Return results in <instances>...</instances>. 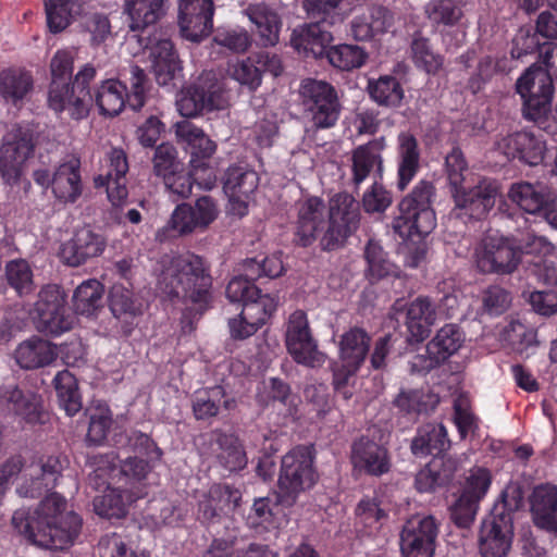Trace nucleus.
<instances>
[{
	"instance_id": "obj_14",
	"label": "nucleus",
	"mask_w": 557,
	"mask_h": 557,
	"mask_svg": "<svg viewBox=\"0 0 557 557\" xmlns=\"http://www.w3.org/2000/svg\"><path fill=\"white\" fill-rule=\"evenodd\" d=\"M34 150L30 132L20 125H13L3 136L0 147V176L4 184L17 185L26 160Z\"/></svg>"
},
{
	"instance_id": "obj_4",
	"label": "nucleus",
	"mask_w": 557,
	"mask_h": 557,
	"mask_svg": "<svg viewBox=\"0 0 557 557\" xmlns=\"http://www.w3.org/2000/svg\"><path fill=\"white\" fill-rule=\"evenodd\" d=\"M157 277L161 294L191 301L200 309L210 301L211 277L201 257L193 252L162 258Z\"/></svg>"
},
{
	"instance_id": "obj_22",
	"label": "nucleus",
	"mask_w": 557,
	"mask_h": 557,
	"mask_svg": "<svg viewBox=\"0 0 557 557\" xmlns=\"http://www.w3.org/2000/svg\"><path fill=\"white\" fill-rule=\"evenodd\" d=\"M213 0H180L178 25L182 36L200 41L213 27Z\"/></svg>"
},
{
	"instance_id": "obj_29",
	"label": "nucleus",
	"mask_w": 557,
	"mask_h": 557,
	"mask_svg": "<svg viewBox=\"0 0 557 557\" xmlns=\"http://www.w3.org/2000/svg\"><path fill=\"white\" fill-rule=\"evenodd\" d=\"M240 498L238 490L226 484H214L199 500L198 518L203 522H214L237 508Z\"/></svg>"
},
{
	"instance_id": "obj_21",
	"label": "nucleus",
	"mask_w": 557,
	"mask_h": 557,
	"mask_svg": "<svg viewBox=\"0 0 557 557\" xmlns=\"http://www.w3.org/2000/svg\"><path fill=\"white\" fill-rule=\"evenodd\" d=\"M277 301L271 295L256 296L243 302L242 312L237 318L230 319L228 327L233 338L245 339L253 335L275 311Z\"/></svg>"
},
{
	"instance_id": "obj_43",
	"label": "nucleus",
	"mask_w": 557,
	"mask_h": 557,
	"mask_svg": "<svg viewBox=\"0 0 557 557\" xmlns=\"http://www.w3.org/2000/svg\"><path fill=\"white\" fill-rule=\"evenodd\" d=\"M165 0H125V12L132 32H143L164 14Z\"/></svg>"
},
{
	"instance_id": "obj_8",
	"label": "nucleus",
	"mask_w": 557,
	"mask_h": 557,
	"mask_svg": "<svg viewBox=\"0 0 557 557\" xmlns=\"http://www.w3.org/2000/svg\"><path fill=\"white\" fill-rule=\"evenodd\" d=\"M520 499L508 491L502 493L491 515L483 521L480 531V552L483 557L507 556L513 535V512Z\"/></svg>"
},
{
	"instance_id": "obj_64",
	"label": "nucleus",
	"mask_w": 557,
	"mask_h": 557,
	"mask_svg": "<svg viewBox=\"0 0 557 557\" xmlns=\"http://www.w3.org/2000/svg\"><path fill=\"white\" fill-rule=\"evenodd\" d=\"M454 422L460 435L465 440L474 435L479 429V419L472 412L467 396L460 395L454 401Z\"/></svg>"
},
{
	"instance_id": "obj_40",
	"label": "nucleus",
	"mask_w": 557,
	"mask_h": 557,
	"mask_svg": "<svg viewBox=\"0 0 557 557\" xmlns=\"http://www.w3.org/2000/svg\"><path fill=\"white\" fill-rule=\"evenodd\" d=\"M420 151L418 141L409 133L398 135L397 148V187L404 190L419 170Z\"/></svg>"
},
{
	"instance_id": "obj_25",
	"label": "nucleus",
	"mask_w": 557,
	"mask_h": 557,
	"mask_svg": "<svg viewBox=\"0 0 557 557\" xmlns=\"http://www.w3.org/2000/svg\"><path fill=\"white\" fill-rule=\"evenodd\" d=\"M496 149L508 159H519L534 166L544 160L546 144L541 134L519 132L498 140Z\"/></svg>"
},
{
	"instance_id": "obj_56",
	"label": "nucleus",
	"mask_w": 557,
	"mask_h": 557,
	"mask_svg": "<svg viewBox=\"0 0 557 557\" xmlns=\"http://www.w3.org/2000/svg\"><path fill=\"white\" fill-rule=\"evenodd\" d=\"M200 233L194 223L190 214L183 203H180L173 210L166 224L157 232V238L164 242L171 238L189 236Z\"/></svg>"
},
{
	"instance_id": "obj_2",
	"label": "nucleus",
	"mask_w": 557,
	"mask_h": 557,
	"mask_svg": "<svg viewBox=\"0 0 557 557\" xmlns=\"http://www.w3.org/2000/svg\"><path fill=\"white\" fill-rule=\"evenodd\" d=\"M295 240L302 247L311 246L320 239L324 250L339 247L357 228L359 206L345 193L331 198L330 207L317 196L306 197L296 203Z\"/></svg>"
},
{
	"instance_id": "obj_62",
	"label": "nucleus",
	"mask_w": 557,
	"mask_h": 557,
	"mask_svg": "<svg viewBox=\"0 0 557 557\" xmlns=\"http://www.w3.org/2000/svg\"><path fill=\"white\" fill-rule=\"evenodd\" d=\"M218 444L221 449L218 458L227 470L236 471L246 466V454L236 436L232 434H222L218 438Z\"/></svg>"
},
{
	"instance_id": "obj_52",
	"label": "nucleus",
	"mask_w": 557,
	"mask_h": 557,
	"mask_svg": "<svg viewBox=\"0 0 557 557\" xmlns=\"http://www.w3.org/2000/svg\"><path fill=\"white\" fill-rule=\"evenodd\" d=\"M30 73L22 69H7L0 73V94L13 103L22 100L33 89Z\"/></svg>"
},
{
	"instance_id": "obj_49",
	"label": "nucleus",
	"mask_w": 557,
	"mask_h": 557,
	"mask_svg": "<svg viewBox=\"0 0 557 557\" xmlns=\"http://www.w3.org/2000/svg\"><path fill=\"white\" fill-rule=\"evenodd\" d=\"M53 385L60 407L70 417L76 414L83 403L75 376L67 370L59 371L53 379Z\"/></svg>"
},
{
	"instance_id": "obj_12",
	"label": "nucleus",
	"mask_w": 557,
	"mask_h": 557,
	"mask_svg": "<svg viewBox=\"0 0 557 557\" xmlns=\"http://www.w3.org/2000/svg\"><path fill=\"white\" fill-rule=\"evenodd\" d=\"M176 109L184 117H195L203 112L222 110L227 101L220 82L210 73L202 74L176 96Z\"/></svg>"
},
{
	"instance_id": "obj_28",
	"label": "nucleus",
	"mask_w": 557,
	"mask_h": 557,
	"mask_svg": "<svg viewBox=\"0 0 557 557\" xmlns=\"http://www.w3.org/2000/svg\"><path fill=\"white\" fill-rule=\"evenodd\" d=\"M393 23L394 16L385 7L369 5L350 21V35L357 41H369L387 33Z\"/></svg>"
},
{
	"instance_id": "obj_61",
	"label": "nucleus",
	"mask_w": 557,
	"mask_h": 557,
	"mask_svg": "<svg viewBox=\"0 0 557 557\" xmlns=\"http://www.w3.org/2000/svg\"><path fill=\"white\" fill-rule=\"evenodd\" d=\"M5 277L20 296L29 295L34 290L33 270L24 259L9 261L5 264Z\"/></svg>"
},
{
	"instance_id": "obj_53",
	"label": "nucleus",
	"mask_w": 557,
	"mask_h": 557,
	"mask_svg": "<svg viewBox=\"0 0 557 557\" xmlns=\"http://www.w3.org/2000/svg\"><path fill=\"white\" fill-rule=\"evenodd\" d=\"M368 90L371 98L380 106L395 108L404 99V88L399 81L392 75H383L369 81Z\"/></svg>"
},
{
	"instance_id": "obj_35",
	"label": "nucleus",
	"mask_w": 557,
	"mask_h": 557,
	"mask_svg": "<svg viewBox=\"0 0 557 557\" xmlns=\"http://www.w3.org/2000/svg\"><path fill=\"white\" fill-rule=\"evenodd\" d=\"M81 161L75 157L64 160L52 174V193L62 202H75L82 194Z\"/></svg>"
},
{
	"instance_id": "obj_60",
	"label": "nucleus",
	"mask_w": 557,
	"mask_h": 557,
	"mask_svg": "<svg viewBox=\"0 0 557 557\" xmlns=\"http://www.w3.org/2000/svg\"><path fill=\"white\" fill-rule=\"evenodd\" d=\"M200 233H203L218 219L220 208L211 196H201L194 203L183 202Z\"/></svg>"
},
{
	"instance_id": "obj_48",
	"label": "nucleus",
	"mask_w": 557,
	"mask_h": 557,
	"mask_svg": "<svg viewBox=\"0 0 557 557\" xmlns=\"http://www.w3.org/2000/svg\"><path fill=\"white\" fill-rule=\"evenodd\" d=\"M109 307L117 320L128 322L141 313L143 304L135 296L133 288L114 284L109 294Z\"/></svg>"
},
{
	"instance_id": "obj_9",
	"label": "nucleus",
	"mask_w": 557,
	"mask_h": 557,
	"mask_svg": "<svg viewBox=\"0 0 557 557\" xmlns=\"http://www.w3.org/2000/svg\"><path fill=\"white\" fill-rule=\"evenodd\" d=\"M131 92L127 96L126 86L117 79L103 81L96 89L92 100L99 113L104 116H115L122 112L126 103L134 110H140L146 102L149 89L148 78L139 66L132 65L128 70Z\"/></svg>"
},
{
	"instance_id": "obj_59",
	"label": "nucleus",
	"mask_w": 557,
	"mask_h": 557,
	"mask_svg": "<svg viewBox=\"0 0 557 557\" xmlns=\"http://www.w3.org/2000/svg\"><path fill=\"white\" fill-rule=\"evenodd\" d=\"M203 557H276V554L263 544L251 543L246 549H239L224 540H214Z\"/></svg>"
},
{
	"instance_id": "obj_16",
	"label": "nucleus",
	"mask_w": 557,
	"mask_h": 557,
	"mask_svg": "<svg viewBox=\"0 0 557 557\" xmlns=\"http://www.w3.org/2000/svg\"><path fill=\"white\" fill-rule=\"evenodd\" d=\"M286 347L297 363L309 368H320L326 360V356L318 349V344L310 332L307 314L302 310H296L289 315Z\"/></svg>"
},
{
	"instance_id": "obj_30",
	"label": "nucleus",
	"mask_w": 557,
	"mask_h": 557,
	"mask_svg": "<svg viewBox=\"0 0 557 557\" xmlns=\"http://www.w3.org/2000/svg\"><path fill=\"white\" fill-rule=\"evenodd\" d=\"M351 463L356 470L374 476L388 472L391 468L386 448L367 437L352 444Z\"/></svg>"
},
{
	"instance_id": "obj_13",
	"label": "nucleus",
	"mask_w": 557,
	"mask_h": 557,
	"mask_svg": "<svg viewBox=\"0 0 557 557\" xmlns=\"http://www.w3.org/2000/svg\"><path fill=\"white\" fill-rule=\"evenodd\" d=\"M516 89L523 99L527 119L536 121L549 112L554 91L553 79L541 66H530L517 81Z\"/></svg>"
},
{
	"instance_id": "obj_34",
	"label": "nucleus",
	"mask_w": 557,
	"mask_h": 557,
	"mask_svg": "<svg viewBox=\"0 0 557 557\" xmlns=\"http://www.w3.org/2000/svg\"><path fill=\"white\" fill-rule=\"evenodd\" d=\"M371 0H304L302 7L309 17L330 26L341 25L362 3Z\"/></svg>"
},
{
	"instance_id": "obj_57",
	"label": "nucleus",
	"mask_w": 557,
	"mask_h": 557,
	"mask_svg": "<svg viewBox=\"0 0 557 557\" xmlns=\"http://www.w3.org/2000/svg\"><path fill=\"white\" fill-rule=\"evenodd\" d=\"M326 58L334 67L350 71L361 67L368 58V53L357 45L341 44L330 47Z\"/></svg>"
},
{
	"instance_id": "obj_6",
	"label": "nucleus",
	"mask_w": 557,
	"mask_h": 557,
	"mask_svg": "<svg viewBox=\"0 0 557 557\" xmlns=\"http://www.w3.org/2000/svg\"><path fill=\"white\" fill-rule=\"evenodd\" d=\"M62 469L63 465L57 456L44 457L25 466L24 458L15 455L0 466L1 487L7 491L10 481L22 472L23 482L17 487V493L24 497H38L55 486Z\"/></svg>"
},
{
	"instance_id": "obj_55",
	"label": "nucleus",
	"mask_w": 557,
	"mask_h": 557,
	"mask_svg": "<svg viewBox=\"0 0 557 557\" xmlns=\"http://www.w3.org/2000/svg\"><path fill=\"white\" fill-rule=\"evenodd\" d=\"M440 401L437 395L422 389L400 391L394 405L406 414H419L433 410Z\"/></svg>"
},
{
	"instance_id": "obj_3",
	"label": "nucleus",
	"mask_w": 557,
	"mask_h": 557,
	"mask_svg": "<svg viewBox=\"0 0 557 557\" xmlns=\"http://www.w3.org/2000/svg\"><path fill=\"white\" fill-rule=\"evenodd\" d=\"M14 529L33 544L48 549H65L77 537L82 519L66 510V499L58 493L48 495L30 513L18 509L13 513Z\"/></svg>"
},
{
	"instance_id": "obj_41",
	"label": "nucleus",
	"mask_w": 557,
	"mask_h": 557,
	"mask_svg": "<svg viewBox=\"0 0 557 557\" xmlns=\"http://www.w3.org/2000/svg\"><path fill=\"white\" fill-rule=\"evenodd\" d=\"M90 0H45L47 24L51 33L58 34L79 16Z\"/></svg>"
},
{
	"instance_id": "obj_20",
	"label": "nucleus",
	"mask_w": 557,
	"mask_h": 557,
	"mask_svg": "<svg viewBox=\"0 0 557 557\" xmlns=\"http://www.w3.org/2000/svg\"><path fill=\"white\" fill-rule=\"evenodd\" d=\"M259 185L258 173L246 164L230 166L223 178V190L230 201V211L238 216L248 212V202Z\"/></svg>"
},
{
	"instance_id": "obj_42",
	"label": "nucleus",
	"mask_w": 557,
	"mask_h": 557,
	"mask_svg": "<svg viewBox=\"0 0 557 557\" xmlns=\"http://www.w3.org/2000/svg\"><path fill=\"white\" fill-rule=\"evenodd\" d=\"M519 250L522 255L532 256L533 263L536 267V274L541 278V273L545 272L546 264L556 262V247L545 236L537 235L534 232H528L517 237Z\"/></svg>"
},
{
	"instance_id": "obj_37",
	"label": "nucleus",
	"mask_w": 557,
	"mask_h": 557,
	"mask_svg": "<svg viewBox=\"0 0 557 557\" xmlns=\"http://www.w3.org/2000/svg\"><path fill=\"white\" fill-rule=\"evenodd\" d=\"M533 520L536 527L557 532V486L542 484L534 488L531 499Z\"/></svg>"
},
{
	"instance_id": "obj_46",
	"label": "nucleus",
	"mask_w": 557,
	"mask_h": 557,
	"mask_svg": "<svg viewBox=\"0 0 557 557\" xmlns=\"http://www.w3.org/2000/svg\"><path fill=\"white\" fill-rule=\"evenodd\" d=\"M521 262V251L519 250L517 237H505L504 243L498 247V255L493 261L483 259L481 261V272L483 273H512Z\"/></svg>"
},
{
	"instance_id": "obj_44",
	"label": "nucleus",
	"mask_w": 557,
	"mask_h": 557,
	"mask_svg": "<svg viewBox=\"0 0 557 557\" xmlns=\"http://www.w3.org/2000/svg\"><path fill=\"white\" fill-rule=\"evenodd\" d=\"M450 446L447 430L443 424H425L418 431L411 444L416 456L438 455Z\"/></svg>"
},
{
	"instance_id": "obj_36",
	"label": "nucleus",
	"mask_w": 557,
	"mask_h": 557,
	"mask_svg": "<svg viewBox=\"0 0 557 557\" xmlns=\"http://www.w3.org/2000/svg\"><path fill=\"white\" fill-rule=\"evenodd\" d=\"M437 319L435 305L428 297H417L412 300L406 313V326L410 341L417 343L424 341Z\"/></svg>"
},
{
	"instance_id": "obj_33",
	"label": "nucleus",
	"mask_w": 557,
	"mask_h": 557,
	"mask_svg": "<svg viewBox=\"0 0 557 557\" xmlns=\"http://www.w3.org/2000/svg\"><path fill=\"white\" fill-rule=\"evenodd\" d=\"M58 356L57 346L39 336L23 341L14 351L16 363L25 370L50 366Z\"/></svg>"
},
{
	"instance_id": "obj_15",
	"label": "nucleus",
	"mask_w": 557,
	"mask_h": 557,
	"mask_svg": "<svg viewBox=\"0 0 557 557\" xmlns=\"http://www.w3.org/2000/svg\"><path fill=\"white\" fill-rule=\"evenodd\" d=\"M300 94L306 111L318 128H330L339 116V103L334 88L323 82L306 79L301 83Z\"/></svg>"
},
{
	"instance_id": "obj_31",
	"label": "nucleus",
	"mask_w": 557,
	"mask_h": 557,
	"mask_svg": "<svg viewBox=\"0 0 557 557\" xmlns=\"http://www.w3.org/2000/svg\"><path fill=\"white\" fill-rule=\"evenodd\" d=\"M508 198L530 214L543 212L555 205L556 195L543 183L518 182L510 186Z\"/></svg>"
},
{
	"instance_id": "obj_58",
	"label": "nucleus",
	"mask_w": 557,
	"mask_h": 557,
	"mask_svg": "<svg viewBox=\"0 0 557 557\" xmlns=\"http://www.w3.org/2000/svg\"><path fill=\"white\" fill-rule=\"evenodd\" d=\"M364 257L368 263V275L371 280L398 276L399 269L386 258L382 246L377 242L373 239L368 242Z\"/></svg>"
},
{
	"instance_id": "obj_5",
	"label": "nucleus",
	"mask_w": 557,
	"mask_h": 557,
	"mask_svg": "<svg viewBox=\"0 0 557 557\" xmlns=\"http://www.w3.org/2000/svg\"><path fill=\"white\" fill-rule=\"evenodd\" d=\"M448 181L454 190L456 206L473 218L481 219L495 206L499 196L497 181L476 177L469 169L463 153L454 148L445 159Z\"/></svg>"
},
{
	"instance_id": "obj_26",
	"label": "nucleus",
	"mask_w": 557,
	"mask_h": 557,
	"mask_svg": "<svg viewBox=\"0 0 557 557\" xmlns=\"http://www.w3.org/2000/svg\"><path fill=\"white\" fill-rule=\"evenodd\" d=\"M128 162L123 149L112 148L107 154V166L102 174L95 178L96 187L106 186L110 202L117 207L127 198L126 173Z\"/></svg>"
},
{
	"instance_id": "obj_17",
	"label": "nucleus",
	"mask_w": 557,
	"mask_h": 557,
	"mask_svg": "<svg viewBox=\"0 0 557 557\" xmlns=\"http://www.w3.org/2000/svg\"><path fill=\"white\" fill-rule=\"evenodd\" d=\"M371 337L361 327H351L339 339L341 368L334 370L333 384L336 391H341L363 364L370 348Z\"/></svg>"
},
{
	"instance_id": "obj_63",
	"label": "nucleus",
	"mask_w": 557,
	"mask_h": 557,
	"mask_svg": "<svg viewBox=\"0 0 557 557\" xmlns=\"http://www.w3.org/2000/svg\"><path fill=\"white\" fill-rule=\"evenodd\" d=\"M255 54L228 65V74L240 85L256 90L261 85V70L257 66Z\"/></svg>"
},
{
	"instance_id": "obj_38",
	"label": "nucleus",
	"mask_w": 557,
	"mask_h": 557,
	"mask_svg": "<svg viewBox=\"0 0 557 557\" xmlns=\"http://www.w3.org/2000/svg\"><path fill=\"white\" fill-rule=\"evenodd\" d=\"M176 136L186 144L190 153V166H199L201 162L208 161L215 151L214 143L203 133L201 128L183 120L175 125Z\"/></svg>"
},
{
	"instance_id": "obj_19",
	"label": "nucleus",
	"mask_w": 557,
	"mask_h": 557,
	"mask_svg": "<svg viewBox=\"0 0 557 557\" xmlns=\"http://www.w3.org/2000/svg\"><path fill=\"white\" fill-rule=\"evenodd\" d=\"M41 397L28 389H22L13 382L0 385V416L12 418L18 423H36L40 420Z\"/></svg>"
},
{
	"instance_id": "obj_50",
	"label": "nucleus",
	"mask_w": 557,
	"mask_h": 557,
	"mask_svg": "<svg viewBox=\"0 0 557 557\" xmlns=\"http://www.w3.org/2000/svg\"><path fill=\"white\" fill-rule=\"evenodd\" d=\"M78 92L69 82L51 81L48 91V106L57 113L67 112L74 120L85 119L89 113L76 114Z\"/></svg>"
},
{
	"instance_id": "obj_32",
	"label": "nucleus",
	"mask_w": 557,
	"mask_h": 557,
	"mask_svg": "<svg viewBox=\"0 0 557 557\" xmlns=\"http://www.w3.org/2000/svg\"><path fill=\"white\" fill-rule=\"evenodd\" d=\"M323 23L315 22L296 27L290 36V45L305 57L321 58L333 41L331 32L324 29Z\"/></svg>"
},
{
	"instance_id": "obj_39",
	"label": "nucleus",
	"mask_w": 557,
	"mask_h": 557,
	"mask_svg": "<svg viewBox=\"0 0 557 557\" xmlns=\"http://www.w3.org/2000/svg\"><path fill=\"white\" fill-rule=\"evenodd\" d=\"M245 15L256 28L263 46H275L280 40L282 22L278 14L265 3L248 5Z\"/></svg>"
},
{
	"instance_id": "obj_18",
	"label": "nucleus",
	"mask_w": 557,
	"mask_h": 557,
	"mask_svg": "<svg viewBox=\"0 0 557 557\" xmlns=\"http://www.w3.org/2000/svg\"><path fill=\"white\" fill-rule=\"evenodd\" d=\"M438 523L433 516H413L400 532L403 557H433Z\"/></svg>"
},
{
	"instance_id": "obj_11",
	"label": "nucleus",
	"mask_w": 557,
	"mask_h": 557,
	"mask_svg": "<svg viewBox=\"0 0 557 557\" xmlns=\"http://www.w3.org/2000/svg\"><path fill=\"white\" fill-rule=\"evenodd\" d=\"M32 318L39 332L52 336L70 331L74 324V317L66 307V297L55 284H48L39 290Z\"/></svg>"
},
{
	"instance_id": "obj_47",
	"label": "nucleus",
	"mask_w": 557,
	"mask_h": 557,
	"mask_svg": "<svg viewBox=\"0 0 557 557\" xmlns=\"http://www.w3.org/2000/svg\"><path fill=\"white\" fill-rule=\"evenodd\" d=\"M103 285L96 278L82 282L74 290L73 307L77 314L91 317L102 307Z\"/></svg>"
},
{
	"instance_id": "obj_24",
	"label": "nucleus",
	"mask_w": 557,
	"mask_h": 557,
	"mask_svg": "<svg viewBox=\"0 0 557 557\" xmlns=\"http://www.w3.org/2000/svg\"><path fill=\"white\" fill-rule=\"evenodd\" d=\"M386 147L385 138L379 137L356 147L350 157L351 182L359 186L367 180L379 181L383 174L382 152Z\"/></svg>"
},
{
	"instance_id": "obj_10",
	"label": "nucleus",
	"mask_w": 557,
	"mask_h": 557,
	"mask_svg": "<svg viewBox=\"0 0 557 557\" xmlns=\"http://www.w3.org/2000/svg\"><path fill=\"white\" fill-rule=\"evenodd\" d=\"M318 474L308 446H296L282 458L277 500L284 506L295 504L297 497L313 487Z\"/></svg>"
},
{
	"instance_id": "obj_27",
	"label": "nucleus",
	"mask_w": 557,
	"mask_h": 557,
	"mask_svg": "<svg viewBox=\"0 0 557 557\" xmlns=\"http://www.w3.org/2000/svg\"><path fill=\"white\" fill-rule=\"evenodd\" d=\"M107 246L106 238L90 226L76 230L70 240L61 248L62 260L71 265L78 267L91 258L100 256Z\"/></svg>"
},
{
	"instance_id": "obj_51",
	"label": "nucleus",
	"mask_w": 557,
	"mask_h": 557,
	"mask_svg": "<svg viewBox=\"0 0 557 557\" xmlns=\"http://www.w3.org/2000/svg\"><path fill=\"white\" fill-rule=\"evenodd\" d=\"M224 388L215 385L195 392L193 398V412L197 420H206L218 414L223 403L226 409L232 407L233 400H223Z\"/></svg>"
},
{
	"instance_id": "obj_54",
	"label": "nucleus",
	"mask_w": 557,
	"mask_h": 557,
	"mask_svg": "<svg viewBox=\"0 0 557 557\" xmlns=\"http://www.w3.org/2000/svg\"><path fill=\"white\" fill-rule=\"evenodd\" d=\"M463 342V335L455 324H446L440 329L434 338L428 343L426 351L435 354L442 362L458 351Z\"/></svg>"
},
{
	"instance_id": "obj_7",
	"label": "nucleus",
	"mask_w": 557,
	"mask_h": 557,
	"mask_svg": "<svg viewBox=\"0 0 557 557\" xmlns=\"http://www.w3.org/2000/svg\"><path fill=\"white\" fill-rule=\"evenodd\" d=\"M434 188L430 182H419L413 190L399 203V215L393 221V228L403 239L429 235L436 225L431 199Z\"/></svg>"
},
{
	"instance_id": "obj_1",
	"label": "nucleus",
	"mask_w": 557,
	"mask_h": 557,
	"mask_svg": "<svg viewBox=\"0 0 557 557\" xmlns=\"http://www.w3.org/2000/svg\"><path fill=\"white\" fill-rule=\"evenodd\" d=\"M129 445L146 460L128 457L121 462L112 451L96 458V469L89 475V483L96 490L106 486L103 494L94 499V510L102 518L126 516L129 505L146 495L141 481L162 457L161 449L145 433L132 432Z\"/></svg>"
},
{
	"instance_id": "obj_45",
	"label": "nucleus",
	"mask_w": 557,
	"mask_h": 557,
	"mask_svg": "<svg viewBox=\"0 0 557 557\" xmlns=\"http://www.w3.org/2000/svg\"><path fill=\"white\" fill-rule=\"evenodd\" d=\"M388 506L379 496H366L356 507L357 523L362 525L364 532L374 534L388 521Z\"/></svg>"
},
{
	"instance_id": "obj_23",
	"label": "nucleus",
	"mask_w": 557,
	"mask_h": 557,
	"mask_svg": "<svg viewBox=\"0 0 557 557\" xmlns=\"http://www.w3.org/2000/svg\"><path fill=\"white\" fill-rule=\"evenodd\" d=\"M132 38H135L144 49H149L151 67L157 83L160 86H170L182 70L172 41L157 35L153 38L133 35L129 39Z\"/></svg>"
}]
</instances>
